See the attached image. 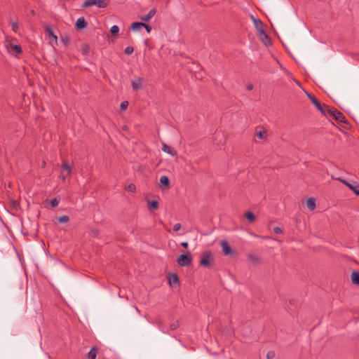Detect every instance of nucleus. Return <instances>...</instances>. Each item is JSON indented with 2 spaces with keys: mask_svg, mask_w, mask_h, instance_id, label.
Here are the masks:
<instances>
[{
  "mask_svg": "<svg viewBox=\"0 0 359 359\" xmlns=\"http://www.w3.org/2000/svg\"><path fill=\"white\" fill-rule=\"evenodd\" d=\"M61 168L63 170L62 172L67 173V175H70L72 172V167L65 161H62Z\"/></svg>",
  "mask_w": 359,
  "mask_h": 359,
  "instance_id": "11",
  "label": "nucleus"
},
{
  "mask_svg": "<svg viewBox=\"0 0 359 359\" xmlns=\"http://www.w3.org/2000/svg\"><path fill=\"white\" fill-rule=\"evenodd\" d=\"M133 51H134V49L132 46H128L124 50V53L126 55H131L133 53Z\"/></svg>",
  "mask_w": 359,
  "mask_h": 359,
  "instance_id": "29",
  "label": "nucleus"
},
{
  "mask_svg": "<svg viewBox=\"0 0 359 359\" xmlns=\"http://www.w3.org/2000/svg\"><path fill=\"white\" fill-rule=\"evenodd\" d=\"M256 135L259 138L265 140L267 137V131L266 129H263L262 130L257 132Z\"/></svg>",
  "mask_w": 359,
  "mask_h": 359,
  "instance_id": "24",
  "label": "nucleus"
},
{
  "mask_svg": "<svg viewBox=\"0 0 359 359\" xmlns=\"http://www.w3.org/2000/svg\"><path fill=\"white\" fill-rule=\"evenodd\" d=\"M46 32L50 36L53 34V31L50 27H47L46 28Z\"/></svg>",
  "mask_w": 359,
  "mask_h": 359,
  "instance_id": "36",
  "label": "nucleus"
},
{
  "mask_svg": "<svg viewBox=\"0 0 359 359\" xmlns=\"http://www.w3.org/2000/svg\"><path fill=\"white\" fill-rule=\"evenodd\" d=\"M255 27L257 31V34L261 31L264 30L263 29V23L260 20H255L254 23Z\"/></svg>",
  "mask_w": 359,
  "mask_h": 359,
  "instance_id": "20",
  "label": "nucleus"
},
{
  "mask_svg": "<svg viewBox=\"0 0 359 359\" xmlns=\"http://www.w3.org/2000/svg\"><path fill=\"white\" fill-rule=\"evenodd\" d=\"M97 356V348L95 347H93L88 354V359H95Z\"/></svg>",
  "mask_w": 359,
  "mask_h": 359,
  "instance_id": "22",
  "label": "nucleus"
},
{
  "mask_svg": "<svg viewBox=\"0 0 359 359\" xmlns=\"http://www.w3.org/2000/svg\"><path fill=\"white\" fill-rule=\"evenodd\" d=\"M135 309L138 313H140V310L137 307H135Z\"/></svg>",
  "mask_w": 359,
  "mask_h": 359,
  "instance_id": "48",
  "label": "nucleus"
},
{
  "mask_svg": "<svg viewBox=\"0 0 359 359\" xmlns=\"http://www.w3.org/2000/svg\"><path fill=\"white\" fill-rule=\"evenodd\" d=\"M156 10L155 8L151 9L149 13L145 15L140 16V19L144 22H149L156 14Z\"/></svg>",
  "mask_w": 359,
  "mask_h": 359,
  "instance_id": "9",
  "label": "nucleus"
},
{
  "mask_svg": "<svg viewBox=\"0 0 359 359\" xmlns=\"http://www.w3.org/2000/svg\"><path fill=\"white\" fill-rule=\"evenodd\" d=\"M69 221V217L67 215H63L58 218V222L60 223H66V222H68Z\"/></svg>",
  "mask_w": 359,
  "mask_h": 359,
  "instance_id": "27",
  "label": "nucleus"
},
{
  "mask_svg": "<svg viewBox=\"0 0 359 359\" xmlns=\"http://www.w3.org/2000/svg\"><path fill=\"white\" fill-rule=\"evenodd\" d=\"M181 226H181V224H180V223H177V224H175L174 225V226H173V230H174L175 231H179V230L181 229Z\"/></svg>",
  "mask_w": 359,
  "mask_h": 359,
  "instance_id": "37",
  "label": "nucleus"
},
{
  "mask_svg": "<svg viewBox=\"0 0 359 359\" xmlns=\"http://www.w3.org/2000/svg\"><path fill=\"white\" fill-rule=\"evenodd\" d=\"M160 182L162 185L166 187H169L170 186V181H169V179L167 176L165 175H163L160 178Z\"/></svg>",
  "mask_w": 359,
  "mask_h": 359,
  "instance_id": "21",
  "label": "nucleus"
},
{
  "mask_svg": "<svg viewBox=\"0 0 359 359\" xmlns=\"http://www.w3.org/2000/svg\"><path fill=\"white\" fill-rule=\"evenodd\" d=\"M273 232L276 234H280L282 233L283 231L280 227L276 226L273 228Z\"/></svg>",
  "mask_w": 359,
  "mask_h": 359,
  "instance_id": "35",
  "label": "nucleus"
},
{
  "mask_svg": "<svg viewBox=\"0 0 359 359\" xmlns=\"http://www.w3.org/2000/svg\"><path fill=\"white\" fill-rule=\"evenodd\" d=\"M276 354L273 351H269L266 353V358L267 359H273L275 357Z\"/></svg>",
  "mask_w": 359,
  "mask_h": 359,
  "instance_id": "32",
  "label": "nucleus"
},
{
  "mask_svg": "<svg viewBox=\"0 0 359 359\" xmlns=\"http://www.w3.org/2000/svg\"><path fill=\"white\" fill-rule=\"evenodd\" d=\"M259 37L261 39V41L266 45L268 46L271 44V39L266 34V33L264 32V30L261 31L258 33Z\"/></svg>",
  "mask_w": 359,
  "mask_h": 359,
  "instance_id": "8",
  "label": "nucleus"
},
{
  "mask_svg": "<svg viewBox=\"0 0 359 359\" xmlns=\"http://www.w3.org/2000/svg\"><path fill=\"white\" fill-rule=\"evenodd\" d=\"M306 206L310 210L316 208V200L314 198H310L306 201Z\"/></svg>",
  "mask_w": 359,
  "mask_h": 359,
  "instance_id": "16",
  "label": "nucleus"
},
{
  "mask_svg": "<svg viewBox=\"0 0 359 359\" xmlns=\"http://www.w3.org/2000/svg\"><path fill=\"white\" fill-rule=\"evenodd\" d=\"M192 260L191 255H181L177 258V262L180 266H187L191 264Z\"/></svg>",
  "mask_w": 359,
  "mask_h": 359,
  "instance_id": "3",
  "label": "nucleus"
},
{
  "mask_svg": "<svg viewBox=\"0 0 359 359\" xmlns=\"http://www.w3.org/2000/svg\"><path fill=\"white\" fill-rule=\"evenodd\" d=\"M128 106V102L127 101H123L121 103L120 108L121 111H125Z\"/></svg>",
  "mask_w": 359,
  "mask_h": 359,
  "instance_id": "31",
  "label": "nucleus"
},
{
  "mask_svg": "<svg viewBox=\"0 0 359 359\" xmlns=\"http://www.w3.org/2000/svg\"><path fill=\"white\" fill-rule=\"evenodd\" d=\"M55 41V43L57 41V37L56 35L54 34V33L50 36Z\"/></svg>",
  "mask_w": 359,
  "mask_h": 359,
  "instance_id": "43",
  "label": "nucleus"
},
{
  "mask_svg": "<svg viewBox=\"0 0 359 359\" xmlns=\"http://www.w3.org/2000/svg\"><path fill=\"white\" fill-rule=\"evenodd\" d=\"M142 25H144V22H133L130 25V29L133 31L137 32L140 29V28L142 27Z\"/></svg>",
  "mask_w": 359,
  "mask_h": 359,
  "instance_id": "19",
  "label": "nucleus"
},
{
  "mask_svg": "<svg viewBox=\"0 0 359 359\" xmlns=\"http://www.w3.org/2000/svg\"><path fill=\"white\" fill-rule=\"evenodd\" d=\"M55 41V43L57 41V37L56 35L54 34V33L50 36Z\"/></svg>",
  "mask_w": 359,
  "mask_h": 359,
  "instance_id": "44",
  "label": "nucleus"
},
{
  "mask_svg": "<svg viewBox=\"0 0 359 359\" xmlns=\"http://www.w3.org/2000/svg\"><path fill=\"white\" fill-rule=\"evenodd\" d=\"M309 99L311 102L316 106V107L323 114H325V111H326V107H323L320 102L313 96L310 94H307Z\"/></svg>",
  "mask_w": 359,
  "mask_h": 359,
  "instance_id": "5",
  "label": "nucleus"
},
{
  "mask_svg": "<svg viewBox=\"0 0 359 359\" xmlns=\"http://www.w3.org/2000/svg\"><path fill=\"white\" fill-rule=\"evenodd\" d=\"M248 258L249 260H250L253 263H255V264L261 263V259L258 256H257L255 255L249 254L248 255Z\"/></svg>",
  "mask_w": 359,
  "mask_h": 359,
  "instance_id": "18",
  "label": "nucleus"
},
{
  "mask_svg": "<svg viewBox=\"0 0 359 359\" xmlns=\"http://www.w3.org/2000/svg\"><path fill=\"white\" fill-rule=\"evenodd\" d=\"M87 25L88 23L86 20L83 17L79 18L76 22V27L78 29H82L83 28H86L87 27Z\"/></svg>",
  "mask_w": 359,
  "mask_h": 359,
  "instance_id": "10",
  "label": "nucleus"
},
{
  "mask_svg": "<svg viewBox=\"0 0 359 359\" xmlns=\"http://www.w3.org/2000/svg\"><path fill=\"white\" fill-rule=\"evenodd\" d=\"M181 245L184 248H187L188 247V243L187 242H182L181 243Z\"/></svg>",
  "mask_w": 359,
  "mask_h": 359,
  "instance_id": "45",
  "label": "nucleus"
},
{
  "mask_svg": "<svg viewBox=\"0 0 359 359\" xmlns=\"http://www.w3.org/2000/svg\"><path fill=\"white\" fill-rule=\"evenodd\" d=\"M162 150L164 152H165L167 154H170L172 156L176 154V151L174 149L170 147L168 145H167L165 144H163V147H162Z\"/></svg>",
  "mask_w": 359,
  "mask_h": 359,
  "instance_id": "14",
  "label": "nucleus"
},
{
  "mask_svg": "<svg viewBox=\"0 0 359 359\" xmlns=\"http://www.w3.org/2000/svg\"><path fill=\"white\" fill-rule=\"evenodd\" d=\"M245 217L250 222H252L255 219V216L252 212H247Z\"/></svg>",
  "mask_w": 359,
  "mask_h": 359,
  "instance_id": "25",
  "label": "nucleus"
},
{
  "mask_svg": "<svg viewBox=\"0 0 359 359\" xmlns=\"http://www.w3.org/2000/svg\"><path fill=\"white\" fill-rule=\"evenodd\" d=\"M88 49H89L88 47L87 46H86V48L83 49V52L88 51Z\"/></svg>",
  "mask_w": 359,
  "mask_h": 359,
  "instance_id": "46",
  "label": "nucleus"
},
{
  "mask_svg": "<svg viewBox=\"0 0 359 359\" xmlns=\"http://www.w3.org/2000/svg\"><path fill=\"white\" fill-rule=\"evenodd\" d=\"M128 189L129 191L133 192V191H135L136 187H135V184H130L128 185Z\"/></svg>",
  "mask_w": 359,
  "mask_h": 359,
  "instance_id": "38",
  "label": "nucleus"
},
{
  "mask_svg": "<svg viewBox=\"0 0 359 359\" xmlns=\"http://www.w3.org/2000/svg\"><path fill=\"white\" fill-rule=\"evenodd\" d=\"M142 27H144L146 29V30L148 33H149L151 30V26H149L147 24L144 23V25H142Z\"/></svg>",
  "mask_w": 359,
  "mask_h": 359,
  "instance_id": "39",
  "label": "nucleus"
},
{
  "mask_svg": "<svg viewBox=\"0 0 359 359\" xmlns=\"http://www.w3.org/2000/svg\"><path fill=\"white\" fill-rule=\"evenodd\" d=\"M213 260L212 255L210 251H205L200 260V264L204 267L209 268L211 265V262Z\"/></svg>",
  "mask_w": 359,
  "mask_h": 359,
  "instance_id": "2",
  "label": "nucleus"
},
{
  "mask_svg": "<svg viewBox=\"0 0 359 359\" xmlns=\"http://www.w3.org/2000/svg\"><path fill=\"white\" fill-rule=\"evenodd\" d=\"M9 51L11 53H15L16 54H20L22 53V48L19 45L15 44H10L9 45Z\"/></svg>",
  "mask_w": 359,
  "mask_h": 359,
  "instance_id": "12",
  "label": "nucleus"
},
{
  "mask_svg": "<svg viewBox=\"0 0 359 359\" xmlns=\"http://www.w3.org/2000/svg\"><path fill=\"white\" fill-rule=\"evenodd\" d=\"M168 282L170 285H173L179 283V278L176 273H171L168 276Z\"/></svg>",
  "mask_w": 359,
  "mask_h": 359,
  "instance_id": "15",
  "label": "nucleus"
},
{
  "mask_svg": "<svg viewBox=\"0 0 359 359\" xmlns=\"http://www.w3.org/2000/svg\"><path fill=\"white\" fill-rule=\"evenodd\" d=\"M132 87L134 90H137L142 87V79L138 78L137 79L132 82Z\"/></svg>",
  "mask_w": 359,
  "mask_h": 359,
  "instance_id": "17",
  "label": "nucleus"
},
{
  "mask_svg": "<svg viewBox=\"0 0 359 359\" xmlns=\"http://www.w3.org/2000/svg\"><path fill=\"white\" fill-rule=\"evenodd\" d=\"M220 246L222 247V252L224 255H229L233 254V250L226 241L222 240L220 242Z\"/></svg>",
  "mask_w": 359,
  "mask_h": 359,
  "instance_id": "7",
  "label": "nucleus"
},
{
  "mask_svg": "<svg viewBox=\"0 0 359 359\" xmlns=\"http://www.w3.org/2000/svg\"><path fill=\"white\" fill-rule=\"evenodd\" d=\"M119 31V27L117 25H113L111 29L110 32L112 34L115 35Z\"/></svg>",
  "mask_w": 359,
  "mask_h": 359,
  "instance_id": "28",
  "label": "nucleus"
},
{
  "mask_svg": "<svg viewBox=\"0 0 359 359\" xmlns=\"http://www.w3.org/2000/svg\"><path fill=\"white\" fill-rule=\"evenodd\" d=\"M325 116L332 117L336 121L340 123H346L347 119L344 116V115L340 112L339 110L334 108H330V107H326V111H325Z\"/></svg>",
  "mask_w": 359,
  "mask_h": 359,
  "instance_id": "1",
  "label": "nucleus"
},
{
  "mask_svg": "<svg viewBox=\"0 0 359 359\" xmlns=\"http://www.w3.org/2000/svg\"><path fill=\"white\" fill-rule=\"evenodd\" d=\"M250 19L252 20V21L253 22V23H255V20H258L252 14L250 15Z\"/></svg>",
  "mask_w": 359,
  "mask_h": 359,
  "instance_id": "41",
  "label": "nucleus"
},
{
  "mask_svg": "<svg viewBox=\"0 0 359 359\" xmlns=\"http://www.w3.org/2000/svg\"><path fill=\"white\" fill-rule=\"evenodd\" d=\"M46 165V162L45 161H43L42 163V167H44Z\"/></svg>",
  "mask_w": 359,
  "mask_h": 359,
  "instance_id": "47",
  "label": "nucleus"
},
{
  "mask_svg": "<svg viewBox=\"0 0 359 359\" xmlns=\"http://www.w3.org/2000/svg\"><path fill=\"white\" fill-rule=\"evenodd\" d=\"M108 4L107 1H83L82 8H88L92 6H96L98 8H106Z\"/></svg>",
  "mask_w": 359,
  "mask_h": 359,
  "instance_id": "4",
  "label": "nucleus"
},
{
  "mask_svg": "<svg viewBox=\"0 0 359 359\" xmlns=\"http://www.w3.org/2000/svg\"><path fill=\"white\" fill-rule=\"evenodd\" d=\"M147 205L149 208L154 210H157L158 208V203L156 201H148Z\"/></svg>",
  "mask_w": 359,
  "mask_h": 359,
  "instance_id": "23",
  "label": "nucleus"
},
{
  "mask_svg": "<svg viewBox=\"0 0 359 359\" xmlns=\"http://www.w3.org/2000/svg\"><path fill=\"white\" fill-rule=\"evenodd\" d=\"M351 282L354 285H359V271H353L351 273Z\"/></svg>",
  "mask_w": 359,
  "mask_h": 359,
  "instance_id": "13",
  "label": "nucleus"
},
{
  "mask_svg": "<svg viewBox=\"0 0 359 359\" xmlns=\"http://www.w3.org/2000/svg\"><path fill=\"white\" fill-rule=\"evenodd\" d=\"M250 19L252 20V21L253 22V23H255V20H258L252 14L250 15Z\"/></svg>",
  "mask_w": 359,
  "mask_h": 359,
  "instance_id": "42",
  "label": "nucleus"
},
{
  "mask_svg": "<svg viewBox=\"0 0 359 359\" xmlns=\"http://www.w3.org/2000/svg\"><path fill=\"white\" fill-rule=\"evenodd\" d=\"M180 326V323L178 321H176L175 323H172L170 325V329L171 330H175L177 328H178Z\"/></svg>",
  "mask_w": 359,
  "mask_h": 359,
  "instance_id": "30",
  "label": "nucleus"
},
{
  "mask_svg": "<svg viewBox=\"0 0 359 359\" xmlns=\"http://www.w3.org/2000/svg\"><path fill=\"white\" fill-rule=\"evenodd\" d=\"M246 88L248 90H252L253 89V85L252 83H248L247 86H246Z\"/></svg>",
  "mask_w": 359,
  "mask_h": 359,
  "instance_id": "40",
  "label": "nucleus"
},
{
  "mask_svg": "<svg viewBox=\"0 0 359 359\" xmlns=\"http://www.w3.org/2000/svg\"><path fill=\"white\" fill-rule=\"evenodd\" d=\"M69 175H67V173L65 172H61L59 177L60 179L62 180V181H65L66 180V178L68 177Z\"/></svg>",
  "mask_w": 359,
  "mask_h": 359,
  "instance_id": "34",
  "label": "nucleus"
},
{
  "mask_svg": "<svg viewBox=\"0 0 359 359\" xmlns=\"http://www.w3.org/2000/svg\"><path fill=\"white\" fill-rule=\"evenodd\" d=\"M337 180L341 182L346 185L351 190H352L356 195L359 196V184L355 183V184H350L341 178H337Z\"/></svg>",
  "mask_w": 359,
  "mask_h": 359,
  "instance_id": "6",
  "label": "nucleus"
},
{
  "mask_svg": "<svg viewBox=\"0 0 359 359\" xmlns=\"http://www.w3.org/2000/svg\"><path fill=\"white\" fill-rule=\"evenodd\" d=\"M59 204V201L57 198H53L50 201L52 207H57Z\"/></svg>",
  "mask_w": 359,
  "mask_h": 359,
  "instance_id": "33",
  "label": "nucleus"
},
{
  "mask_svg": "<svg viewBox=\"0 0 359 359\" xmlns=\"http://www.w3.org/2000/svg\"><path fill=\"white\" fill-rule=\"evenodd\" d=\"M11 27H12V30L15 33H18V30H19L18 22L17 21H11Z\"/></svg>",
  "mask_w": 359,
  "mask_h": 359,
  "instance_id": "26",
  "label": "nucleus"
}]
</instances>
